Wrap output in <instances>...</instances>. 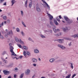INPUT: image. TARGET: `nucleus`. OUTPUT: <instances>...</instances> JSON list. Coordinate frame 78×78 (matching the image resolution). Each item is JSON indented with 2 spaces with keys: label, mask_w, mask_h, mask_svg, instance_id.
<instances>
[{
  "label": "nucleus",
  "mask_w": 78,
  "mask_h": 78,
  "mask_svg": "<svg viewBox=\"0 0 78 78\" xmlns=\"http://www.w3.org/2000/svg\"><path fill=\"white\" fill-rule=\"evenodd\" d=\"M12 35H13V33H12V30H11L7 32V34L5 35V36L6 37H8L9 36H12Z\"/></svg>",
  "instance_id": "nucleus-1"
},
{
  "label": "nucleus",
  "mask_w": 78,
  "mask_h": 78,
  "mask_svg": "<svg viewBox=\"0 0 78 78\" xmlns=\"http://www.w3.org/2000/svg\"><path fill=\"white\" fill-rule=\"evenodd\" d=\"M9 48L10 49V51L12 53V55H13V56H17V55L15 54L14 52L13 51V50H14V48H13L12 46H11Z\"/></svg>",
  "instance_id": "nucleus-2"
},
{
  "label": "nucleus",
  "mask_w": 78,
  "mask_h": 78,
  "mask_svg": "<svg viewBox=\"0 0 78 78\" xmlns=\"http://www.w3.org/2000/svg\"><path fill=\"white\" fill-rule=\"evenodd\" d=\"M64 19L66 20L67 23H72L73 22L72 21H71L70 20H69V19L66 16H64Z\"/></svg>",
  "instance_id": "nucleus-3"
},
{
  "label": "nucleus",
  "mask_w": 78,
  "mask_h": 78,
  "mask_svg": "<svg viewBox=\"0 0 78 78\" xmlns=\"http://www.w3.org/2000/svg\"><path fill=\"white\" fill-rule=\"evenodd\" d=\"M23 54L25 57H27V55L28 56H30V53L28 51H24Z\"/></svg>",
  "instance_id": "nucleus-4"
},
{
  "label": "nucleus",
  "mask_w": 78,
  "mask_h": 78,
  "mask_svg": "<svg viewBox=\"0 0 78 78\" xmlns=\"http://www.w3.org/2000/svg\"><path fill=\"white\" fill-rule=\"evenodd\" d=\"M3 72L5 75H9L11 73V72L6 70H3Z\"/></svg>",
  "instance_id": "nucleus-5"
},
{
  "label": "nucleus",
  "mask_w": 78,
  "mask_h": 78,
  "mask_svg": "<svg viewBox=\"0 0 78 78\" xmlns=\"http://www.w3.org/2000/svg\"><path fill=\"white\" fill-rule=\"evenodd\" d=\"M30 72L31 71L30 69H27L25 71V74L26 75H30Z\"/></svg>",
  "instance_id": "nucleus-6"
},
{
  "label": "nucleus",
  "mask_w": 78,
  "mask_h": 78,
  "mask_svg": "<svg viewBox=\"0 0 78 78\" xmlns=\"http://www.w3.org/2000/svg\"><path fill=\"white\" fill-rule=\"evenodd\" d=\"M41 0L44 3H45L46 4L48 9H50V6H49L48 5V4H47V2H45V0Z\"/></svg>",
  "instance_id": "nucleus-7"
},
{
  "label": "nucleus",
  "mask_w": 78,
  "mask_h": 78,
  "mask_svg": "<svg viewBox=\"0 0 78 78\" xmlns=\"http://www.w3.org/2000/svg\"><path fill=\"white\" fill-rule=\"evenodd\" d=\"M58 47H60V48H61L63 50L64 49H65V48H66V47H65L64 46L62 45L58 44Z\"/></svg>",
  "instance_id": "nucleus-8"
},
{
  "label": "nucleus",
  "mask_w": 78,
  "mask_h": 78,
  "mask_svg": "<svg viewBox=\"0 0 78 78\" xmlns=\"http://www.w3.org/2000/svg\"><path fill=\"white\" fill-rule=\"evenodd\" d=\"M48 14L49 18V20H52V19H53V17L51 15H50V14H49L48 13Z\"/></svg>",
  "instance_id": "nucleus-9"
},
{
  "label": "nucleus",
  "mask_w": 78,
  "mask_h": 78,
  "mask_svg": "<svg viewBox=\"0 0 78 78\" xmlns=\"http://www.w3.org/2000/svg\"><path fill=\"white\" fill-rule=\"evenodd\" d=\"M56 41H58V42H59L60 44H62V42H63V41H64V40L63 39H58Z\"/></svg>",
  "instance_id": "nucleus-10"
},
{
  "label": "nucleus",
  "mask_w": 78,
  "mask_h": 78,
  "mask_svg": "<svg viewBox=\"0 0 78 78\" xmlns=\"http://www.w3.org/2000/svg\"><path fill=\"white\" fill-rule=\"evenodd\" d=\"M34 53H36V54L39 53V51L37 49H34Z\"/></svg>",
  "instance_id": "nucleus-11"
},
{
  "label": "nucleus",
  "mask_w": 78,
  "mask_h": 78,
  "mask_svg": "<svg viewBox=\"0 0 78 78\" xmlns=\"http://www.w3.org/2000/svg\"><path fill=\"white\" fill-rule=\"evenodd\" d=\"M36 10L38 12H41V9H40V8L39 7H36Z\"/></svg>",
  "instance_id": "nucleus-12"
},
{
  "label": "nucleus",
  "mask_w": 78,
  "mask_h": 78,
  "mask_svg": "<svg viewBox=\"0 0 78 78\" xmlns=\"http://www.w3.org/2000/svg\"><path fill=\"white\" fill-rule=\"evenodd\" d=\"M1 17H2L4 20H6L7 19V17H6V16H3V15H2L1 16Z\"/></svg>",
  "instance_id": "nucleus-13"
},
{
  "label": "nucleus",
  "mask_w": 78,
  "mask_h": 78,
  "mask_svg": "<svg viewBox=\"0 0 78 78\" xmlns=\"http://www.w3.org/2000/svg\"><path fill=\"white\" fill-rule=\"evenodd\" d=\"M32 61L33 62H34V63H36L37 62V59L36 58H33L32 59Z\"/></svg>",
  "instance_id": "nucleus-14"
},
{
  "label": "nucleus",
  "mask_w": 78,
  "mask_h": 78,
  "mask_svg": "<svg viewBox=\"0 0 78 78\" xmlns=\"http://www.w3.org/2000/svg\"><path fill=\"white\" fill-rule=\"evenodd\" d=\"M49 61L50 62H53L55 61V59L53 58L50 59Z\"/></svg>",
  "instance_id": "nucleus-15"
},
{
  "label": "nucleus",
  "mask_w": 78,
  "mask_h": 78,
  "mask_svg": "<svg viewBox=\"0 0 78 78\" xmlns=\"http://www.w3.org/2000/svg\"><path fill=\"white\" fill-rule=\"evenodd\" d=\"M27 3H28V0H27L25 2V6L26 8H27V6H28Z\"/></svg>",
  "instance_id": "nucleus-16"
},
{
  "label": "nucleus",
  "mask_w": 78,
  "mask_h": 78,
  "mask_svg": "<svg viewBox=\"0 0 78 78\" xmlns=\"http://www.w3.org/2000/svg\"><path fill=\"white\" fill-rule=\"evenodd\" d=\"M0 38L1 39H5V37H3V35H2L1 34V32H0Z\"/></svg>",
  "instance_id": "nucleus-17"
},
{
  "label": "nucleus",
  "mask_w": 78,
  "mask_h": 78,
  "mask_svg": "<svg viewBox=\"0 0 78 78\" xmlns=\"http://www.w3.org/2000/svg\"><path fill=\"white\" fill-rule=\"evenodd\" d=\"M18 42H20V44H24L23 42L22 41V40H21V39H19V41Z\"/></svg>",
  "instance_id": "nucleus-18"
},
{
  "label": "nucleus",
  "mask_w": 78,
  "mask_h": 78,
  "mask_svg": "<svg viewBox=\"0 0 78 78\" xmlns=\"http://www.w3.org/2000/svg\"><path fill=\"white\" fill-rule=\"evenodd\" d=\"M15 2H16V1H15V0H12L11 1V3H12V5L15 3Z\"/></svg>",
  "instance_id": "nucleus-19"
},
{
  "label": "nucleus",
  "mask_w": 78,
  "mask_h": 78,
  "mask_svg": "<svg viewBox=\"0 0 78 78\" xmlns=\"http://www.w3.org/2000/svg\"><path fill=\"white\" fill-rule=\"evenodd\" d=\"M54 22L55 23L56 25H58L59 23H58V22H57V21H56V20H54Z\"/></svg>",
  "instance_id": "nucleus-20"
},
{
  "label": "nucleus",
  "mask_w": 78,
  "mask_h": 78,
  "mask_svg": "<svg viewBox=\"0 0 78 78\" xmlns=\"http://www.w3.org/2000/svg\"><path fill=\"white\" fill-rule=\"evenodd\" d=\"M28 40L30 41H31V42H34V41L33 39H32V38H31V37H29L28 38Z\"/></svg>",
  "instance_id": "nucleus-21"
},
{
  "label": "nucleus",
  "mask_w": 78,
  "mask_h": 78,
  "mask_svg": "<svg viewBox=\"0 0 78 78\" xmlns=\"http://www.w3.org/2000/svg\"><path fill=\"white\" fill-rule=\"evenodd\" d=\"M21 23H22V25H23V26H24V27H27V26H26V25H25V23H24V22H23V21H21Z\"/></svg>",
  "instance_id": "nucleus-22"
},
{
  "label": "nucleus",
  "mask_w": 78,
  "mask_h": 78,
  "mask_svg": "<svg viewBox=\"0 0 78 78\" xmlns=\"http://www.w3.org/2000/svg\"><path fill=\"white\" fill-rule=\"evenodd\" d=\"M33 4V3L32 2H30L29 3V8H31V6H32V5Z\"/></svg>",
  "instance_id": "nucleus-23"
},
{
  "label": "nucleus",
  "mask_w": 78,
  "mask_h": 78,
  "mask_svg": "<svg viewBox=\"0 0 78 78\" xmlns=\"http://www.w3.org/2000/svg\"><path fill=\"white\" fill-rule=\"evenodd\" d=\"M23 48H24V49L25 50H28V47H26L25 46H23Z\"/></svg>",
  "instance_id": "nucleus-24"
},
{
  "label": "nucleus",
  "mask_w": 78,
  "mask_h": 78,
  "mask_svg": "<svg viewBox=\"0 0 78 78\" xmlns=\"http://www.w3.org/2000/svg\"><path fill=\"white\" fill-rule=\"evenodd\" d=\"M15 40L17 42H18L19 41V39H18V38H17V37H15Z\"/></svg>",
  "instance_id": "nucleus-25"
},
{
  "label": "nucleus",
  "mask_w": 78,
  "mask_h": 78,
  "mask_svg": "<svg viewBox=\"0 0 78 78\" xmlns=\"http://www.w3.org/2000/svg\"><path fill=\"white\" fill-rule=\"evenodd\" d=\"M56 20H57V21H58L59 22H61V21H60V20L59 19V18H58V17H56Z\"/></svg>",
  "instance_id": "nucleus-26"
},
{
  "label": "nucleus",
  "mask_w": 78,
  "mask_h": 78,
  "mask_svg": "<svg viewBox=\"0 0 78 78\" xmlns=\"http://www.w3.org/2000/svg\"><path fill=\"white\" fill-rule=\"evenodd\" d=\"M71 76V74H69L68 76H66V78H70Z\"/></svg>",
  "instance_id": "nucleus-27"
},
{
  "label": "nucleus",
  "mask_w": 78,
  "mask_h": 78,
  "mask_svg": "<svg viewBox=\"0 0 78 78\" xmlns=\"http://www.w3.org/2000/svg\"><path fill=\"white\" fill-rule=\"evenodd\" d=\"M16 31H17L18 33L20 32V29H19V28H16Z\"/></svg>",
  "instance_id": "nucleus-28"
},
{
  "label": "nucleus",
  "mask_w": 78,
  "mask_h": 78,
  "mask_svg": "<svg viewBox=\"0 0 78 78\" xmlns=\"http://www.w3.org/2000/svg\"><path fill=\"white\" fill-rule=\"evenodd\" d=\"M24 75V73H23L21 74V75L20 76V78H23Z\"/></svg>",
  "instance_id": "nucleus-29"
},
{
  "label": "nucleus",
  "mask_w": 78,
  "mask_h": 78,
  "mask_svg": "<svg viewBox=\"0 0 78 78\" xmlns=\"http://www.w3.org/2000/svg\"><path fill=\"white\" fill-rule=\"evenodd\" d=\"M53 30L54 31L55 33H57L58 31H57V30H56L54 28Z\"/></svg>",
  "instance_id": "nucleus-30"
},
{
  "label": "nucleus",
  "mask_w": 78,
  "mask_h": 78,
  "mask_svg": "<svg viewBox=\"0 0 78 78\" xmlns=\"http://www.w3.org/2000/svg\"><path fill=\"white\" fill-rule=\"evenodd\" d=\"M5 54H7V51H5L3 52L2 55H5Z\"/></svg>",
  "instance_id": "nucleus-31"
},
{
  "label": "nucleus",
  "mask_w": 78,
  "mask_h": 78,
  "mask_svg": "<svg viewBox=\"0 0 78 78\" xmlns=\"http://www.w3.org/2000/svg\"><path fill=\"white\" fill-rule=\"evenodd\" d=\"M2 59L3 61H5V63H6V60L4 58H2Z\"/></svg>",
  "instance_id": "nucleus-32"
},
{
  "label": "nucleus",
  "mask_w": 78,
  "mask_h": 78,
  "mask_svg": "<svg viewBox=\"0 0 78 78\" xmlns=\"http://www.w3.org/2000/svg\"><path fill=\"white\" fill-rule=\"evenodd\" d=\"M64 39H65V40H70V39L69 37H65Z\"/></svg>",
  "instance_id": "nucleus-33"
},
{
  "label": "nucleus",
  "mask_w": 78,
  "mask_h": 78,
  "mask_svg": "<svg viewBox=\"0 0 78 78\" xmlns=\"http://www.w3.org/2000/svg\"><path fill=\"white\" fill-rule=\"evenodd\" d=\"M40 36L42 38H45V37L42 35H40Z\"/></svg>",
  "instance_id": "nucleus-34"
},
{
  "label": "nucleus",
  "mask_w": 78,
  "mask_h": 78,
  "mask_svg": "<svg viewBox=\"0 0 78 78\" xmlns=\"http://www.w3.org/2000/svg\"><path fill=\"white\" fill-rule=\"evenodd\" d=\"M21 34H22V35L23 36H25V34L23 33V31H21Z\"/></svg>",
  "instance_id": "nucleus-35"
},
{
  "label": "nucleus",
  "mask_w": 78,
  "mask_h": 78,
  "mask_svg": "<svg viewBox=\"0 0 78 78\" xmlns=\"http://www.w3.org/2000/svg\"><path fill=\"white\" fill-rule=\"evenodd\" d=\"M62 30H63V31L65 32H66V28H62Z\"/></svg>",
  "instance_id": "nucleus-36"
},
{
  "label": "nucleus",
  "mask_w": 78,
  "mask_h": 78,
  "mask_svg": "<svg viewBox=\"0 0 78 78\" xmlns=\"http://www.w3.org/2000/svg\"><path fill=\"white\" fill-rule=\"evenodd\" d=\"M21 16H23V11H21Z\"/></svg>",
  "instance_id": "nucleus-37"
},
{
  "label": "nucleus",
  "mask_w": 78,
  "mask_h": 78,
  "mask_svg": "<svg viewBox=\"0 0 78 78\" xmlns=\"http://www.w3.org/2000/svg\"><path fill=\"white\" fill-rule=\"evenodd\" d=\"M17 46L19 48H22V46H21V45L20 44H17Z\"/></svg>",
  "instance_id": "nucleus-38"
},
{
  "label": "nucleus",
  "mask_w": 78,
  "mask_h": 78,
  "mask_svg": "<svg viewBox=\"0 0 78 78\" xmlns=\"http://www.w3.org/2000/svg\"><path fill=\"white\" fill-rule=\"evenodd\" d=\"M71 64V67L72 69H73V63H70Z\"/></svg>",
  "instance_id": "nucleus-39"
},
{
  "label": "nucleus",
  "mask_w": 78,
  "mask_h": 78,
  "mask_svg": "<svg viewBox=\"0 0 78 78\" xmlns=\"http://www.w3.org/2000/svg\"><path fill=\"white\" fill-rule=\"evenodd\" d=\"M13 77L14 78H16V77H17V74H14L13 76Z\"/></svg>",
  "instance_id": "nucleus-40"
},
{
  "label": "nucleus",
  "mask_w": 78,
  "mask_h": 78,
  "mask_svg": "<svg viewBox=\"0 0 78 78\" xmlns=\"http://www.w3.org/2000/svg\"><path fill=\"white\" fill-rule=\"evenodd\" d=\"M75 76H76V74H74L72 77V78H74V77Z\"/></svg>",
  "instance_id": "nucleus-41"
},
{
  "label": "nucleus",
  "mask_w": 78,
  "mask_h": 78,
  "mask_svg": "<svg viewBox=\"0 0 78 78\" xmlns=\"http://www.w3.org/2000/svg\"><path fill=\"white\" fill-rule=\"evenodd\" d=\"M7 23H10V20H7Z\"/></svg>",
  "instance_id": "nucleus-42"
},
{
  "label": "nucleus",
  "mask_w": 78,
  "mask_h": 78,
  "mask_svg": "<svg viewBox=\"0 0 78 78\" xmlns=\"http://www.w3.org/2000/svg\"><path fill=\"white\" fill-rule=\"evenodd\" d=\"M54 35L55 36H57V37H58V36H59V35H58V34H54Z\"/></svg>",
  "instance_id": "nucleus-43"
},
{
  "label": "nucleus",
  "mask_w": 78,
  "mask_h": 78,
  "mask_svg": "<svg viewBox=\"0 0 78 78\" xmlns=\"http://www.w3.org/2000/svg\"><path fill=\"white\" fill-rule=\"evenodd\" d=\"M72 45V42H71L69 44V46H71Z\"/></svg>",
  "instance_id": "nucleus-44"
},
{
  "label": "nucleus",
  "mask_w": 78,
  "mask_h": 78,
  "mask_svg": "<svg viewBox=\"0 0 78 78\" xmlns=\"http://www.w3.org/2000/svg\"><path fill=\"white\" fill-rule=\"evenodd\" d=\"M15 58H16V59H18L19 58L18 57V58H17L16 57H15L13 58V59H15Z\"/></svg>",
  "instance_id": "nucleus-45"
},
{
  "label": "nucleus",
  "mask_w": 78,
  "mask_h": 78,
  "mask_svg": "<svg viewBox=\"0 0 78 78\" xmlns=\"http://www.w3.org/2000/svg\"><path fill=\"white\" fill-rule=\"evenodd\" d=\"M33 66L34 67H36V64H33Z\"/></svg>",
  "instance_id": "nucleus-46"
},
{
  "label": "nucleus",
  "mask_w": 78,
  "mask_h": 78,
  "mask_svg": "<svg viewBox=\"0 0 78 78\" xmlns=\"http://www.w3.org/2000/svg\"><path fill=\"white\" fill-rule=\"evenodd\" d=\"M3 5L4 6H6V2H5L3 4Z\"/></svg>",
  "instance_id": "nucleus-47"
},
{
  "label": "nucleus",
  "mask_w": 78,
  "mask_h": 78,
  "mask_svg": "<svg viewBox=\"0 0 78 78\" xmlns=\"http://www.w3.org/2000/svg\"><path fill=\"white\" fill-rule=\"evenodd\" d=\"M60 35H61V33H58V36H60Z\"/></svg>",
  "instance_id": "nucleus-48"
},
{
  "label": "nucleus",
  "mask_w": 78,
  "mask_h": 78,
  "mask_svg": "<svg viewBox=\"0 0 78 78\" xmlns=\"http://www.w3.org/2000/svg\"><path fill=\"white\" fill-rule=\"evenodd\" d=\"M23 57V56L22 55H21L20 56V59H22Z\"/></svg>",
  "instance_id": "nucleus-49"
},
{
  "label": "nucleus",
  "mask_w": 78,
  "mask_h": 78,
  "mask_svg": "<svg viewBox=\"0 0 78 78\" xmlns=\"http://www.w3.org/2000/svg\"><path fill=\"white\" fill-rule=\"evenodd\" d=\"M4 0H0V2H1V3H2V2H4Z\"/></svg>",
  "instance_id": "nucleus-50"
},
{
  "label": "nucleus",
  "mask_w": 78,
  "mask_h": 78,
  "mask_svg": "<svg viewBox=\"0 0 78 78\" xmlns=\"http://www.w3.org/2000/svg\"><path fill=\"white\" fill-rule=\"evenodd\" d=\"M9 45L10 47H12V44L10 43L9 44Z\"/></svg>",
  "instance_id": "nucleus-51"
},
{
  "label": "nucleus",
  "mask_w": 78,
  "mask_h": 78,
  "mask_svg": "<svg viewBox=\"0 0 78 78\" xmlns=\"http://www.w3.org/2000/svg\"><path fill=\"white\" fill-rule=\"evenodd\" d=\"M50 23L51 25H53V22H52L50 21Z\"/></svg>",
  "instance_id": "nucleus-52"
},
{
  "label": "nucleus",
  "mask_w": 78,
  "mask_h": 78,
  "mask_svg": "<svg viewBox=\"0 0 78 78\" xmlns=\"http://www.w3.org/2000/svg\"><path fill=\"white\" fill-rule=\"evenodd\" d=\"M59 19H62V17H61V15L59 16Z\"/></svg>",
  "instance_id": "nucleus-53"
},
{
  "label": "nucleus",
  "mask_w": 78,
  "mask_h": 78,
  "mask_svg": "<svg viewBox=\"0 0 78 78\" xmlns=\"http://www.w3.org/2000/svg\"><path fill=\"white\" fill-rule=\"evenodd\" d=\"M3 24L4 23L3 22H2L1 24V25H2V26H3Z\"/></svg>",
  "instance_id": "nucleus-54"
},
{
  "label": "nucleus",
  "mask_w": 78,
  "mask_h": 78,
  "mask_svg": "<svg viewBox=\"0 0 78 78\" xmlns=\"http://www.w3.org/2000/svg\"><path fill=\"white\" fill-rule=\"evenodd\" d=\"M4 23L5 25H6V21H4Z\"/></svg>",
  "instance_id": "nucleus-55"
},
{
  "label": "nucleus",
  "mask_w": 78,
  "mask_h": 78,
  "mask_svg": "<svg viewBox=\"0 0 78 78\" xmlns=\"http://www.w3.org/2000/svg\"><path fill=\"white\" fill-rule=\"evenodd\" d=\"M8 78H11V76H9L8 77Z\"/></svg>",
  "instance_id": "nucleus-56"
},
{
  "label": "nucleus",
  "mask_w": 78,
  "mask_h": 78,
  "mask_svg": "<svg viewBox=\"0 0 78 78\" xmlns=\"http://www.w3.org/2000/svg\"><path fill=\"white\" fill-rule=\"evenodd\" d=\"M15 70H17V68H15Z\"/></svg>",
  "instance_id": "nucleus-57"
},
{
  "label": "nucleus",
  "mask_w": 78,
  "mask_h": 78,
  "mask_svg": "<svg viewBox=\"0 0 78 78\" xmlns=\"http://www.w3.org/2000/svg\"><path fill=\"white\" fill-rule=\"evenodd\" d=\"M8 31L9 30L8 29H6L5 30V31H6V32H8Z\"/></svg>",
  "instance_id": "nucleus-58"
},
{
  "label": "nucleus",
  "mask_w": 78,
  "mask_h": 78,
  "mask_svg": "<svg viewBox=\"0 0 78 78\" xmlns=\"http://www.w3.org/2000/svg\"><path fill=\"white\" fill-rule=\"evenodd\" d=\"M2 62H0V65H2Z\"/></svg>",
  "instance_id": "nucleus-59"
},
{
  "label": "nucleus",
  "mask_w": 78,
  "mask_h": 78,
  "mask_svg": "<svg viewBox=\"0 0 78 78\" xmlns=\"http://www.w3.org/2000/svg\"><path fill=\"white\" fill-rule=\"evenodd\" d=\"M57 30V31H59V29H58Z\"/></svg>",
  "instance_id": "nucleus-60"
},
{
  "label": "nucleus",
  "mask_w": 78,
  "mask_h": 78,
  "mask_svg": "<svg viewBox=\"0 0 78 78\" xmlns=\"http://www.w3.org/2000/svg\"><path fill=\"white\" fill-rule=\"evenodd\" d=\"M30 2H30V3H32V2H33V1H32V0H30Z\"/></svg>",
  "instance_id": "nucleus-61"
},
{
  "label": "nucleus",
  "mask_w": 78,
  "mask_h": 78,
  "mask_svg": "<svg viewBox=\"0 0 78 78\" xmlns=\"http://www.w3.org/2000/svg\"><path fill=\"white\" fill-rule=\"evenodd\" d=\"M41 78H45V77H41Z\"/></svg>",
  "instance_id": "nucleus-62"
},
{
  "label": "nucleus",
  "mask_w": 78,
  "mask_h": 78,
  "mask_svg": "<svg viewBox=\"0 0 78 78\" xmlns=\"http://www.w3.org/2000/svg\"><path fill=\"white\" fill-rule=\"evenodd\" d=\"M38 60H39V61H41V58H38Z\"/></svg>",
  "instance_id": "nucleus-63"
},
{
  "label": "nucleus",
  "mask_w": 78,
  "mask_h": 78,
  "mask_svg": "<svg viewBox=\"0 0 78 78\" xmlns=\"http://www.w3.org/2000/svg\"><path fill=\"white\" fill-rule=\"evenodd\" d=\"M2 27V25H1V24H0V28H1Z\"/></svg>",
  "instance_id": "nucleus-64"
}]
</instances>
